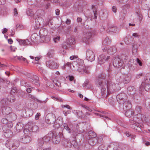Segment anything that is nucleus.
<instances>
[{
  "instance_id": "nucleus-63",
  "label": "nucleus",
  "mask_w": 150,
  "mask_h": 150,
  "mask_svg": "<svg viewBox=\"0 0 150 150\" xmlns=\"http://www.w3.org/2000/svg\"><path fill=\"white\" fill-rule=\"evenodd\" d=\"M77 58V56H72L70 57V59L71 60H72Z\"/></svg>"
},
{
  "instance_id": "nucleus-57",
  "label": "nucleus",
  "mask_w": 150,
  "mask_h": 150,
  "mask_svg": "<svg viewBox=\"0 0 150 150\" xmlns=\"http://www.w3.org/2000/svg\"><path fill=\"white\" fill-rule=\"evenodd\" d=\"M37 36V34H33L31 37V40H33L34 41L36 39V37Z\"/></svg>"
},
{
  "instance_id": "nucleus-26",
  "label": "nucleus",
  "mask_w": 150,
  "mask_h": 150,
  "mask_svg": "<svg viewBox=\"0 0 150 150\" xmlns=\"http://www.w3.org/2000/svg\"><path fill=\"white\" fill-rule=\"evenodd\" d=\"M30 131L33 132H36L39 131V128L38 126L34 124L30 125L29 127Z\"/></svg>"
},
{
  "instance_id": "nucleus-25",
  "label": "nucleus",
  "mask_w": 150,
  "mask_h": 150,
  "mask_svg": "<svg viewBox=\"0 0 150 150\" xmlns=\"http://www.w3.org/2000/svg\"><path fill=\"white\" fill-rule=\"evenodd\" d=\"M127 92L128 94L131 95H133L136 93V89L134 86H129L127 89Z\"/></svg>"
},
{
  "instance_id": "nucleus-14",
  "label": "nucleus",
  "mask_w": 150,
  "mask_h": 150,
  "mask_svg": "<svg viewBox=\"0 0 150 150\" xmlns=\"http://www.w3.org/2000/svg\"><path fill=\"white\" fill-rule=\"evenodd\" d=\"M88 142L90 145L91 146H93L98 143L99 144L102 143L101 139L98 137L89 138L88 139Z\"/></svg>"
},
{
  "instance_id": "nucleus-17",
  "label": "nucleus",
  "mask_w": 150,
  "mask_h": 150,
  "mask_svg": "<svg viewBox=\"0 0 150 150\" xmlns=\"http://www.w3.org/2000/svg\"><path fill=\"white\" fill-rule=\"evenodd\" d=\"M148 83L143 82L140 87L139 91H141L144 88L146 91H150V84Z\"/></svg>"
},
{
  "instance_id": "nucleus-7",
  "label": "nucleus",
  "mask_w": 150,
  "mask_h": 150,
  "mask_svg": "<svg viewBox=\"0 0 150 150\" xmlns=\"http://www.w3.org/2000/svg\"><path fill=\"white\" fill-rule=\"evenodd\" d=\"M6 145L8 146L9 149L13 150L19 146V142L16 140L11 139L7 142Z\"/></svg>"
},
{
  "instance_id": "nucleus-59",
  "label": "nucleus",
  "mask_w": 150,
  "mask_h": 150,
  "mask_svg": "<svg viewBox=\"0 0 150 150\" xmlns=\"http://www.w3.org/2000/svg\"><path fill=\"white\" fill-rule=\"evenodd\" d=\"M132 36L134 38H139V35L138 33H134L132 34Z\"/></svg>"
},
{
  "instance_id": "nucleus-58",
  "label": "nucleus",
  "mask_w": 150,
  "mask_h": 150,
  "mask_svg": "<svg viewBox=\"0 0 150 150\" xmlns=\"http://www.w3.org/2000/svg\"><path fill=\"white\" fill-rule=\"evenodd\" d=\"M54 83V84L58 87H61V84L60 83L59 81H57V82L56 83H55L53 81Z\"/></svg>"
},
{
  "instance_id": "nucleus-30",
  "label": "nucleus",
  "mask_w": 150,
  "mask_h": 150,
  "mask_svg": "<svg viewBox=\"0 0 150 150\" xmlns=\"http://www.w3.org/2000/svg\"><path fill=\"white\" fill-rule=\"evenodd\" d=\"M18 41L20 45L22 44L24 45H28L30 43V42L28 39L26 40L19 39Z\"/></svg>"
},
{
  "instance_id": "nucleus-32",
  "label": "nucleus",
  "mask_w": 150,
  "mask_h": 150,
  "mask_svg": "<svg viewBox=\"0 0 150 150\" xmlns=\"http://www.w3.org/2000/svg\"><path fill=\"white\" fill-rule=\"evenodd\" d=\"M126 111L125 112V115L127 117L129 118L133 115L134 111L132 109H129Z\"/></svg>"
},
{
  "instance_id": "nucleus-54",
  "label": "nucleus",
  "mask_w": 150,
  "mask_h": 150,
  "mask_svg": "<svg viewBox=\"0 0 150 150\" xmlns=\"http://www.w3.org/2000/svg\"><path fill=\"white\" fill-rule=\"evenodd\" d=\"M9 122H8V123H7V126L9 128H11L13 125V123L11 122V121H8Z\"/></svg>"
},
{
  "instance_id": "nucleus-16",
  "label": "nucleus",
  "mask_w": 150,
  "mask_h": 150,
  "mask_svg": "<svg viewBox=\"0 0 150 150\" xmlns=\"http://www.w3.org/2000/svg\"><path fill=\"white\" fill-rule=\"evenodd\" d=\"M46 65L50 68L52 69H57L58 67L57 64L52 60H50L46 62Z\"/></svg>"
},
{
  "instance_id": "nucleus-42",
  "label": "nucleus",
  "mask_w": 150,
  "mask_h": 150,
  "mask_svg": "<svg viewBox=\"0 0 150 150\" xmlns=\"http://www.w3.org/2000/svg\"><path fill=\"white\" fill-rule=\"evenodd\" d=\"M70 46L69 45V44L67 41L65 42H64L62 45V48L64 49H67Z\"/></svg>"
},
{
  "instance_id": "nucleus-12",
  "label": "nucleus",
  "mask_w": 150,
  "mask_h": 150,
  "mask_svg": "<svg viewBox=\"0 0 150 150\" xmlns=\"http://www.w3.org/2000/svg\"><path fill=\"white\" fill-rule=\"evenodd\" d=\"M103 51H107V53L110 54L112 55L115 53L117 51V48L115 46H111L108 48L105 47L103 49Z\"/></svg>"
},
{
  "instance_id": "nucleus-43",
  "label": "nucleus",
  "mask_w": 150,
  "mask_h": 150,
  "mask_svg": "<svg viewBox=\"0 0 150 150\" xmlns=\"http://www.w3.org/2000/svg\"><path fill=\"white\" fill-rule=\"evenodd\" d=\"M35 80H33V81H32V79L31 80V81H32L33 83L35 84V85H37L38 86L40 85V84L39 83V81H38V78L37 76H35Z\"/></svg>"
},
{
  "instance_id": "nucleus-62",
  "label": "nucleus",
  "mask_w": 150,
  "mask_h": 150,
  "mask_svg": "<svg viewBox=\"0 0 150 150\" xmlns=\"http://www.w3.org/2000/svg\"><path fill=\"white\" fill-rule=\"evenodd\" d=\"M67 78L69 79V81H72L74 79V77L72 76H69Z\"/></svg>"
},
{
  "instance_id": "nucleus-23",
  "label": "nucleus",
  "mask_w": 150,
  "mask_h": 150,
  "mask_svg": "<svg viewBox=\"0 0 150 150\" xmlns=\"http://www.w3.org/2000/svg\"><path fill=\"white\" fill-rule=\"evenodd\" d=\"M122 78L123 82L125 83H127L130 81L131 75L130 74L123 75Z\"/></svg>"
},
{
  "instance_id": "nucleus-3",
  "label": "nucleus",
  "mask_w": 150,
  "mask_h": 150,
  "mask_svg": "<svg viewBox=\"0 0 150 150\" xmlns=\"http://www.w3.org/2000/svg\"><path fill=\"white\" fill-rule=\"evenodd\" d=\"M145 119L144 116L140 113L135 115L131 119L130 122L133 124L132 127L136 132H140L141 128L143 127L142 123Z\"/></svg>"
},
{
  "instance_id": "nucleus-46",
  "label": "nucleus",
  "mask_w": 150,
  "mask_h": 150,
  "mask_svg": "<svg viewBox=\"0 0 150 150\" xmlns=\"http://www.w3.org/2000/svg\"><path fill=\"white\" fill-rule=\"evenodd\" d=\"M136 14L137 16H138L139 17V20L141 21L142 19L141 12L139 11H138L136 12Z\"/></svg>"
},
{
  "instance_id": "nucleus-4",
  "label": "nucleus",
  "mask_w": 150,
  "mask_h": 150,
  "mask_svg": "<svg viewBox=\"0 0 150 150\" xmlns=\"http://www.w3.org/2000/svg\"><path fill=\"white\" fill-rule=\"evenodd\" d=\"M52 136L53 133L50 132L43 137L38 138L37 141V145L39 147L42 146L44 144L49 142L52 139Z\"/></svg>"
},
{
  "instance_id": "nucleus-49",
  "label": "nucleus",
  "mask_w": 150,
  "mask_h": 150,
  "mask_svg": "<svg viewBox=\"0 0 150 150\" xmlns=\"http://www.w3.org/2000/svg\"><path fill=\"white\" fill-rule=\"evenodd\" d=\"M16 29H22L23 28V26L21 24H17L16 26Z\"/></svg>"
},
{
  "instance_id": "nucleus-19",
  "label": "nucleus",
  "mask_w": 150,
  "mask_h": 150,
  "mask_svg": "<svg viewBox=\"0 0 150 150\" xmlns=\"http://www.w3.org/2000/svg\"><path fill=\"white\" fill-rule=\"evenodd\" d=\"M128 65L129 68L131 70H134L137 68V65L134 63V59H131L129 62Z\"/></svg>"
},
{
  "instance_id": "nucleus-52",
  "label": "nucleus",
  "mask_w": 150,
  "mask_h": 150,
  "mask_svg": "<svg viewBox=\"0 0 150 150\" xmlns=\"http://www.w3.org/2000/svg\"><path fill=\"white\" fill-rule=\"evenodd\" d=\"M142 109V108L141 106H138L136 107L135 108V110L137 111V112L138 113H139Z\"/></svg>"
},
{
  "instance_id": "nucleus-10",
  "label": "nucleus",
  "mask_w": 150,
  "mask_h": 150,
  "mask_svg": "<svg viewBox=\"0 0 150 150\" xmlns=\"http://www.w3.org/2000/svg\"><path fill=\"white\" fill-rule=\"evenodd\" d=\"M86 59L92 62L95 59V55L93 51L91 50H88L86 52Z\"/></svg>"
},
{
  "instance_id": "nucleus-1",
  "label": "nucleus",
  "mask_w": 150,
  "mask_h": 150,
  "mask_svg": "<svg viewBox=\"0 0 150 150\" xmlns=\"http://www.w3.org/2000/svg\"><path fill=\"white\" fill-rule=\"evenodd\" d=\"M103 75H100L96 81V84L98 87L101 88V96L104 98L107 97L108 94L112 93L120 90V87L117 83L115 84L111 81H107L105 79Z\"/></svg>"
},
{
  "instance_id": "nucleus-21",
  "label": "nucleus",
  "mask_w": 150,
  "mask_h": 150,
  "mask_svg": "<svg viewBox=\"0 0 150 150\" xmlns=\"http://www.w3.org/2000/svg\"><path fill=\"white\" fill-rule=\"evenodd\" d=\"M99 113H95V114L96 115L99 116L102 118L104 119V118L107 119H108V115H107L108 113L105 111H97Z\"/></svg>"
},
{
  "instance_id": "nucleus-64",
  "label": "nucleus",
  "mask_w": 150,
  "mask_h": 150,
  "mask_svg": "<svg viewBox=\"0 0 150 150\" xmlns=\"http://www.w3.org/2000/svg\"><path fill=\"white\" fill-rule=\"evenodd\" d=\"M14 15L15 16H16L18 15V12L17 9L15 8L14 9Z\"/></svg>"
},
{
  "instance_id": "nucleus-9",
  "label": "nucleus",
  "mask_w": 150,
  "mask_h": 150,
  "mask_svg": "<svg viewBox=\"0 0 150 150\" xmlns=\"http://www.w3.org/2000/svg\"><path fill=\"white\" fill-rule=\"evenodd\" d=\"M117 99L118 103L120 104H122L124 102L127 100V96L124 93H121L119 94L117 96Z\"/></svg>"
},
{
  "instance_id": "nucleus-27",
  "label": "nucleus",
  "mask_w": 150,
  "mask_h": 150,
  "mask_svg": "<svg viewBox=\"0 0 150 150\" xmlns=\"http://www.w3.org/2000/svg\"><path fill=\"white\" fill-rule=\"evenodd\" d=\"M50 0H44L41 3V6L44 7L46 9H47L50 5Z\"/></svg>"
},
{
  "instance_id": "nucleus-55",
  "label": "nucleus",
  "mask_w": 150,
  "mask_h": 150,
  "mask_svg": "<svg viewBox=\"0 0 150 150\" xmlns=\"http://www.w3.org/2000/svg\"><path fill=\"white\" fill-rule=\"evenodd\" d=\"M125 12V11L123 10V11L120 13V15L122 17V18H124L126 15V13Z\"/></svg>"
},
{
  "instance_id": "nucleus-37",
  "label": "nucleus",
  "mask_w": 150,
  "mask_h": 150,
  "mask_svg": "<svg viewBox=\"0 0 150 150\" xmlns=\"http://www.w3.org/2000/svg\"><path fill=\"white\" fill-rule=\"evenodd\" d=\"M117 30V28L115 26H110L107 30L108 32H114Z\"/></svg>"
},
{
  "instance_id": "nucleus-31",
  "label": "nucleus",
  "mask_w": 150,
  "mask_h": 150,
  "mask_svg": "<svg viewBox=\"0 0 150 150\" xmlns=\"http://www.w3.org/2000/svg\"><path fill=\"white\" fill-rule=\"evenodd\" d=\"M9 102L7 98H4L0 101V104L2 105H7L9 104Z\"/></svg>"
},
{
  "instance_id": "nucleus-53",
  "label": "nucleus",
  "mask_w": 150,
  "mask_h": 150,
  "mask_svg": "<svg viewBox=\"0 0 150 150\" xmlns=\"http://www.w3.org/2000/svg\"><path fill=\"white\" fill-rule=\"evenodd\" d=\"M59 39L60 37L59 36H57L54 38L53 40L55 42H57L59 41Z\"/></svg>"
},
{
  "instance_id": "nucleus-36",
  "label": "nucleus",
  "mask_w": 150,
  "mask_h": 150,
  "mask_svg": "<svg viewBox=\"0 0 150 150\" xmlns=\"http://www.w3.org/2000/svg\"><path fill=\"white\" fill-rule=\"evenodd\" d=\"M7 98L10 103L14 102L16 100L15 97L12 95L8 96Z\"/></svg>"
},
{
  "instance_id": "nucleus-11",
  "label": "nucleus",
  "mask_w": 150,
  "mask_h": 150,
  "mask_svg": "<svg viewBox=\"0 0 150 150\" xmlns=\"http://www.w3.org/2000/svg\"><path fill=\"white\" fill-rule=\"evenodd\" d=\"M91 33L90 32H84L82 36V41L86 44L88 43L89 40L91 37Z\"/></svg>"
},
{
  "instance_id": "nucleus-60",
  "label": "nucleus",
  "mask_w": 150,
  "mask_h": 150,
  "mask_svg": "<svg viewBox=\"0 0 150 150\" xmlns=\"http://www.w3.org/2000/svg\"><path fill=\"white\" fill-rule=\"evenodd\" d=\"M62 107H64L68 109H69L70 110H71V108L69 106V105H63L62 106Z\"/></svg>"
},
{
  "instance_id": "nucleus-45",
  "label": "nucleus",
  "mask_w": 150,
  "mask_h": 150,
  "mask_svg": "<svg viewBox=\"0 0 150 150\" xmlns=\"http://www.w3.org/2000/svg\"><path fill=\"white\" fill-rule=\"evenodd\" d=\"M99 150H108V146L103 145H100L98 148Z\"/></svg>"
},
{
  "instance_id": "nucleus-2",
  "label": "nucleus",
  "mask_w": 150,
  "mask_h": 150,
  "mask_svg": "<svg viewBox=\"0 0 150 150\" xmlns=\"http://www.w3.org/2000/svg\"><path fill=\"white\" fill-rule=\"evenodd\" d=\"M70 68L74 70L78 71L81 74H88L91 67V66H85L83 61L82 59H78L72 63V65L70 66Z\"/></svg>"
},
{
  "instance_id": "nucleus-33",
  "label": "nucleus",
  "mask_w": 150,
  "mask_h": 150,
  "mask_svg": "<svg viewBox=\"0 0 150 150\" xmlns=\"http://www.w3.org/2000/svg\"><path fill=\"white\" fill-rule=\"evenodd\" d=\"M4 134L5 137H10L12 135V133L11 130L8 129L6 130V132H4Z\"/></svg>"
},
{
  "instance_id": "nucleus-5",
  "label": "nucleus",
  "mask_w": 150,
  "mask_h": 150,
  "mask_svg": "<svg viewBox=\"0 0 150 150\" xmlns=\"http://www.w3.org/2000/svg\"><path fill=\"white\" fill-rule=\"evenodd\" d=\"M45 122L48 124L54 123V127L55 128L59 127L60 125L57 124V120H56L55 115L52 114H48L46 116L45 119Z\"/></svg>"
},
{
  "instance_id": "nucleus-56",
  "label": "nucleus",
  "mask_w": 150,
  "mask_h": 150,
  "mask_svg": "<svg viewBox=\"0 0 150 150\" xmlns=\"http://www.w3.org/2000/svg\"><path fill=\"white\" fill-rule=\"evenodd\" d=\"M21 125V124L19 123V124H17L16 125V129L17 130L20 131L22 129V127H21L20 128L19 127V125Z\"/></svg>"
},
{
  "instance_id": "nucleus-40",
  "label": "nucleus",
  "mask_w": 150,
  "mask_h": 150,
  "mask_svg": "<svg viewBox=\"0 0 150 150\" xmlns=\"http://www.w3.org/2000/svg\"><path fill=\"white\" fill-rule=\"evenodd\" d=\"M144 82L149 83L150 82V73L148 74L144 77Z\"/></svg>"
},
{
  "instance_id": "nucleus-44",
  "label": "nucleus",
  "mask_w": 150,
  "mask_h": 150,
  "mask_svg": "<svg viewBox=\"0 0 150 150\" xmlns=\"http://www.w3.org/2000/svg\"><path fill=\"white\" fill-rule=\"evenodd\" d=\"M92 8L93 10V11L94 13V17L95 18H97L98 15L97 12L96 10V9L95 8V6L93 5L92 6Z\"/></svg>"
},
{
  "instance_id": "nucleus-34",
  "label": "nucleus",
  "mask_w": 150,
  "mask_h": 150,
  "mask_svg": "<svg viewBox=\"0 0 150 150\" xmlns=\"http://www.w3.org/2000/svg\"><path fill=\"white\" fill-rule=\"evenodd\" d=\"M88 139L89 138L97 137L96 135V133L92 131H89L88 133Z\"/></svg>"
},
{
  "instance_id": "nucleus-61",
  "label": "nucleus",
  "mask_w": 150,
  "mask_h": 150,
  "mask_svg": "<svg viewBox=\"0 0 150 150\" xmlns=\"http://www.w3.org/2000/svg\"><path fill=\"white\" fill-rule=\"evenodd\" d=\"M40 113H38L35 116V119L36 120H38L39 119V117L40 116Z\"/></svg>"
},
{
  "instance_id": "nucleus-35",
  "label": "nucleus",
  "mask_w": 150,
  "mask_h": 150,
  "mask_svg": "<svg viewBox=\"0 0 150 150\" xmlns=\"http://www.w3.org/2000/svg\"><path fill=\"white\" fill-rule=\"evenodd\" d=\"M67 41L69 45L74 44L75 43V39L74 38L71 37L69 38L67 40Z\"/></svg>"
},
{
  "instance_id": "nucleus-15",
  "label": "nucleus",
  "mask_w": 150,
  "mask_h": 150,
  "mask_svg": "<svg viewBox=\"0 0 150 150\" xmlns=\"http://www.w3.org/2000/svg\"><path fill=\"white\" fill-rule=\"evenodd\" d=\"M62 135L61 133H59L58 134L53 135V134L52 141L53 143L55 144L59 143L60 141L61 138L62 137Z\"/></svg>"
},
{
  "instance_id": "nucleus-41",
  "label": "nucleus",
  "mask_w": 150,
  "mask_h": 150,
  "mask_svg": "<svg viewBox=\"0 0 150 150\" xmlns=\"http://www.w3.org/2000/svg\"><path fill=\"white\" fill-rule=\"evenodd\" d=\"M72 137L73 139V141H72V142H71V144L73 145L74 146H76L77 144L76 142V141H75L76 140V138L75 137V136H76L75 134H74V133L73 134L72 133Z\"/></svg>"
},
{
  "instance_id": "nucleus-18",
  "label": "nucleus",
  "mask_w": 150,
  "mask_h": 150,
  "mask_svg": "<svg viewBox=\"0 0 150 150\" xmlns=\"http://www.w3.org/2000/svg\"><path fill=\"white\" fill-rule=\"evenodd\" d=\"M12 111L11 108L8 106H4L2 108V112L4 115H9Z\"/></svg>"
},
{
  "instance_id": "nucleus-8",
  "label": "nucleus",
  "mask_w": 150,
  "mask_h": 150,
  "mask_svg": "<svg viewBox=\"0 0 150 150\" xmlns=\"http://www.w3.org/2000/svg\"><path fill=\"white\" fill-rule=\"evenodd\" d=\"M124 63V61L120 57H115L113 61V65L116 67H121Z\"/></svg>"
},
{
  "instance_id": "nucleus-48",
  "label": "nucleus",
  "mask_w": 150,
  "mask_h": 150,
  "mask_svg": "<svg viewBox=\"0 0 150 150\" xmlns=\"http://www.w3.org/2000/svg\"><path fill=\"white\" fill-rule=\"evenodd\" d=\"M82 107L87 110L89 112H92V110L91 109L86 105H82Z\"/></svg>"
},
{
  "instance_id": "nucleus-13",
  "label": "nucleus",
  "mask_w": 150,
  "mask_h": 150,
  "mask_svg": "<svg viewBox=\"0 0 150 150\" xmlns=\"http://www.w3.org/2000/svg\"><path fill=\"white\" fill-rule=\"evenodd\" d=\"M110 57V56H107L103 54L99 56L98 59V63L100 64L105 63L106 61H108Z\"/></svg>"
},
{
  "instance_id": "nucleus-6",
  "label": "nucleus",
  "mask_w": 150,
  "mask_h": 150,
  "mask_svg": "<svg viewBox=\"0 0 150 150\" xmlns=\"http://www.w3.org/2000/svg\"><path fill=\"white\" fill-rule=\"evenodd\" d=\"M39 35L42 42H47L50 40V37L47 35V30L45 28L41 29L39 32Z\"/></svg>"
},
{
  "instance_id": "nucleus-22",
  "label": "nucleus",
  "mask_w": 150,
  "mask_h": 150,
  "mask_svg": "<svg viewBox=\"0 0 150 150\" xmlns=\"http://www.w3.org/2000/svg\"><path fill=\"white\" fill-rule=\"evenodd\" d=\"M118 147L117 143H111L108 145V150H117Z\"/></svg>"
},
{
  "instance_id": "nucleus-51",
  "label": "nucleus",
  "mask_w": 150,
  "mask_h": 150,
  "mask_svg": "<svg viewBox=\"0 0 150 150\" xmlns=\"http://www.w3.org/2000/svg\"><path fill=\"white\" fill-rule=\"evenodd\" d=\"M0 82H6L7 84H9L10 82L6 79H2L0 77Z\"/></svg>"
},
{
  "instance_id": "nucleus-24",
  "label": "nucleus",
  "mask_w": 150,
  "mask_h": 150,
  "mask_svg": "<svg viewBox=\"0 0 150 150\" xmlns=\"http://www.w3.org/2000/svg\"><path fill=\"white\" fill-rule=\"evenodd\" d=\"M122 104L123 105V109L124 111L129 109L131 108V104L130 102L127 100L126 101V102H124V103Z\"/></svg>"
},
{
  "instance_id": "nucleus-29",
  "label": "nucleus",
  "mask_w": 150,
  "mask_h": 150,
  "mask_svg": "<svg viewBox=\"0 0 150 150\" xmlns=\"http://www.w3.org/2000/svg\"><path fill=\"white\" fill-rule=\"evenodd\" d=\"M8 117L9 121H12L15 120L17 118V116L13 113H11L9 115Z\"/></svg>"
},
{
  "instance_id": "nucleus-39",
  "label": "nucleus",
  "mask_w": 150,
  "mask_h": 150,
  "mask_svg": "<svg viewBox=\"0 0 150 150\" xmlns=\"http://www.w3.org/2000/svg\"><path fill=\"white\" fill-rule=\"evenodd\" d=\"M111 40L109 39L108 37H107L105 38L103 42V44L104 45H106L109 44Z\"/></svg>"
},
{
  "instance_id": "nucleus-47",
  "label": "nucleus",
  "mask_w": 150,
  "mask_h": 150,
  "mask_svg": "<svg viewBox=\"0 0 150 150\" xmlns=\"http://www.w3.org/2000/svg\"><path fill=\"white\" fill-rule=\"evenodd\" d=\"M9 121V120L8 119H7L6 118H3L1 120V122L3 124H7L8 122Z\"/></svg>"
},
{
  "instance_id": "nucleus-20",
  "label": "nucleus",
  "mask_w": 150,
  "mask_h": 150,
  "mask_svg": "<svg viewBox=\"0 0 150 150\" xmlns=\"http://www.w3.org/2000/svg\"><path fill=\"white\" fill-rule=\"evenodd\" d=\"M20 142L24 144H27L30 142L31 141V138L29 136L26 135L23 137L19 139Z\"/></svg>"
},
{
  "instance_id": "nucleus-50",
  "label": "nucleus",
  "mask_w": 150,
  "mask_h": 150,
  "mask_svg": "<svg viewBox=\"0 0 150 150\" xmlns=\"http://www.w3.org/2000/svg\"><path fill=\"white\" fill-rule=\"evenodd\" d=\"M21 85L22 86H27L28 85V84H27L26 82L24 81H21Z\"/></svg>"
},
{
  "instance_id": "nucleus-28",
  "label": "nucleus",
  "mask_w": 150,
  "mask_h": 150,
  "mask_svg": "<svg viewBox=\"0 0 150 150\" xmlns=\"http://www.w3.org/2000/svg\"><path fill=\"white\" fill-rule=\"evenodd\" d=\"M63 126L64 129L67 131L68 133H70L71 132V129L73 127V125L69 123L68 124L64 123Z\"/></svg>"
},
{
  "instance_id": "nucleus-38",
  "label": "nucleus",
  "mask_w": 150,
  "mask_h": 150,
  "mask_svg": "<svg viewBox=\"0 0 150 150\" xmlns=\"http://www.w3.org/2000/svg\"><path fill=\"white\" fill-rule=\"evenodd\" d=\"M26 13L28 16L32 17L34 14V13L31 9L28 8L27 10Z\"/></svg>"
}]
</instances>
